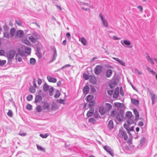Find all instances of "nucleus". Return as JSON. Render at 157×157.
Masks as SVG:
<instances>
[{
  "label": "nucleus",
  "mask_w": 157,
  "mask_h": 157,
  "mask_svg": "<svg viewBox=\"0 0 157 157\" xmlns=\"http://www.w3.org/2000/svg\"><path fill=\"white\" fill-rule=\"evenodd\" d=\"M132 116V113L130 111L127 112L125 114V116L126 117L130 118Z\"/></svg>",
  "instance_id": "c9c22d12"
},
{
  "label": "nucleus",
  "mask_w": 157,
  "mask_h": 157,
  "mask_svg": "<svg viewBox=\"0 0 157 157\" xmlns=\"http://www.w3.org/2000/svg\"><path fill=\"white\" fill-rule=\"evenodd\" d=\"M89 90V88L88 86H86L83 90V92L84 94H88Z\"/></svg>",
  "instance_id": "412c9836"
},
{
  "label": "nucleus",
  "mask_w": 157,
  "mask_h": 157,
  "mask_svg": "<svg viewBox=\"0 0 157 157\" xmlns=\"http://www.w3.org/2000/svg\"><path fill=\"white\" fill-rule=\"evenodd\" d=\"M117 83L116 81H114L109 84V86L111 88H113L117 85Z\"/></svg>",
  "instance_id": "393cba45"
},
{
  "label": "nucleus",
  "mask_w": 157,
  "mask_h": 157,
  "mask_svg": "<svg viewBox=\"0 0 157 157\" xmlns=\"http://www.w3.org/2000/svg\"><path fill=\"white\" fill-rule=\"evenodd\" d=\"M131 102L132 103L136 105H138L139 104V101L136 99L134 98L131 99Z\"/></svg>",
  "instance_id": "5701e85b"
},
{
  "label": "nucleus",
  "mask_w": 157,
  "mask_h": 157,
  "mask_svg": "<svg viewBox=\"0 0 157 157\" xmlns=\"http://www.w3.org/2000/svg\"><path fill=\"white\" fill-rule=\"evenodd\" d=\"M16 52L15 50H11L9 51L6 54V57L9 60L12 59L15 54Z\"/></svg>",
  "instance_id": "f03ea898"
},
{
  "label": "nucleus",
  "mask_w": 157,
  "mask_h": 157,
  "mask_svg": "<svg viewBox=\"0 0 157 157\" xmlns=\"http://www.w3.org/2000/svg\"><path fill=\"white\" fill-rule=\"evenodd\" d=\"M88 121L89 122L93 124H95L96 121L94 118H91L89 119Z\"/></svg>",
  "instance_id": "a19ab883"
},
{
  "label": "nucleus",
  "mask_w": 157,
  "mask_h": 157,
  "mask_svg": "<svg viewBox=\"0 0 157 157\" xmlns=\"http://www.w3.org/2000/svg\"><path fill=\"white\" fill-rule=\"evenodd\" d=\"M114 105L118 107H121V105L123 104L121 103L118 102H115L114 104Z\"/></svg>",
  "instance_id": "3c124183"
},
{
  "label": "nucleus",
  "mask_w": 157,
  "mask_h": 157,
  "mask_svg": "<svg viewBox=\"0 0 157 157\" xmlns=\"http://www.w3.org/2000/svg\"><path fill=\"white\" fill-rule=\"evenodd\" d=\"M49 135V134L48 133L45 134H40V136L43 138H46Z\"/></svg>",
  "instance_id": "ea45409f"
},
{
  "label": "nucleus",
  "mask_w": 157,
  "mask_h": 157,
  "mask_svg": "<svg viewBox=\"0 0 157 157\" xmlns=\"http://www.w3.org/2000/svg\"><path fill=\"white\" fill-rule=\"evenodd\" d=\"M121 44L124 46V45H129L131 44L130 42L129 41L127 40H121Z\"/></svg>",
  "instance_id": "4468645a"
},
{
  "label": "nucleus",
  "mask_w": 157,
  "mask_h": 157,
  "mask_svg": "<svg viewBox=\"0 0 157 157\" xmlns=\"http://www.w3.org/2000/svg\"><path fill=\"white\" fill-rule=\"evenodd\" d=\"M60 96V93L59 90H57L56 91V94L54 95V98H58Z\"/></svg>",
  "instance_id": "37998d69"
},
{
  "label": "nucleus",
  "mask_w": 157,
  "mask_h": 157,
  "mask_svg": "<svg viewBox=\"0 0 157 157\" xmlns=\"http://www.w3.org/2000/svg\"><path fill=\"white\" fill-rule=\"evenodd\" d=\"M146 69L148 71L151 72L153 75H154L156 74L155 72L153 70H151V68L150 67H147Z\"/></svg>",
  "instance_id": "f704fd0d"
},
{
  "label": "nucleus",
  "mask_w": 157,
  "mask_h": 157,
  "mask_svg": "<svg viewBox=\"0 0 157 157\" xmlns=\"http://www.w3.org/2000/svg\"><path fill=\"white\" fill-rule=\"evenodd\" d=\"M4 51L2 50H0V56H3L4 54Z\"/></svg>",
  "instance_id": "774afa93"
},
{
  "label": "nucleus",
  "mask_w": 157,
  "mask_h": 157,
  "mask_svg": "<svg viewBox=\"0 0 157 157\" xmlns=\"http://www.w3.org/2000/svg\"><path fill=\"white\" fill-rule=\"evenodd\" d=\"M113 59L117 61L118 63H119L122 66H125V63L122 60L119 59L118 58L113 57Z\"/></svg>",
  "instance_id": "f3484780"
},
{
  "label": "nucleus",
  "mask_w": 157,
  "mask_h": 157,
  "mask_svg": "<svg viewBox=\"0 0 157 157\" xmlns=\"http://www.w3.org/2000/svg\"><path fill=\"white\" fill-rule=\"evenodd\" d=\"M36 89L32 86H30V92L34 93L35 92Z\"/></svg>",
  "instance_id": "864d4df0"
},
{
  "label": "nucleus",
  "mask_w": 157,
  "mask_h": 157,
  "mask_svg": "<svg viewBox=\"0 0 157 157\" xmlns=\"http://www.w3.org/2000/svg\"><path fill=\"white\" fill-rule=\"evenodd\" d=\"M30 41H31L33 43H34L36 42V39L34 37L32 36H30Z\"/></svg>",
  "instance_id": "49530a36"
},
{
  "label": "nucleus",
  "mask_w": 157,
  "mask_h": 157,
  "mask_svg": "<svg viewBox=\"0 0 157 157\" xmlns=\"http://www.w3.org/2000/svg\"><path fill=\"white\" fill-rule=\"evenodd\" d=\"M150 95L151 96V100H155L157 98V97H156L155 95L151 92L150 93Z\"/></svg>",
  "instance_id": "e433bc0d"
},
{
  "label": "nucleus",
  "mask_w": 157,
  "mask_h": 157,
  "mask_svg": "<svg viewBox=\"0 0 157 157\" xmlns=\"http://www.w3.org/2000/svg\"><path fill=\"white\" fill-rule=\"evenodd\" d=\"M50 86L48 85L46 83H45L43 86V89L44 91H47L49 89Z\"/></svg>",
  "instance_id": "a878e982"
},
{
  "label": "nucleus",
  "mask_w": 157,
  "mask_h": 157,
  "mask_svg": "<svg viewBox=\"0 0 157 157\" xmlns=\"http://www.w3.org/2000/svg\"><path fill=\"white\" fill-rule=\"evenodd\" d=\"M99 111L101 115H104L108 113L104 106H101L99 108Z\"/></svg>",
  "instance_id": "6e6552de"
},
{
  "label": "nucleus",
  "mask_w": 157,
  "mask_h": 157,
  "mask_svg": "<svg viewBox=\"0 0 157 157\" xmlns=\"http://www.w3.org/2000/svg\"><path fill=\"white\" fill-rule=\"evenodd\" d=\"M107 126L109 129L111 130L113 128V122L112 120L109 121Z\"/></svg>",
  "instance_id": "2eb2a0df"
},
{
  "label": "nucleus",
  "mask_w": 157,
  "mask_h": 157,
  "mask_svg": "<svg viewBox=\"0 0 157 157\" xmlns=\"http://www.w3.org/2000/svg\"><path fill=\"white\" fill-rule=\"evenodd\" d=\"M36 111L38 112H40L41 111V107L40 105H39L37 106L36 109Z\"/></svg>",
  "instance_id": "4d7b16f0"
},
{
  "label": "nucleus",
  "mask_w": 157,
  "mask_h": 157,
  "mask_svg": "<svg viewBox=\"0 0 157 157\" xmlns=\"http://www.w3.org/2000/svg\"><path fill=\"white\" fill-rule=\"evenodd\" d=\"M133 112L135 115V120H137L139 119V113L136 109H134Z\"/></svg>",
  "instance_id": "a211bd4d"
},
{
  "label": "nucleus",
  "mask_w": 157,
  "mask_h": 157,
  "mask_svg": "<svg viewBox=\"0 0 157 157\" xmlns=\"http://www.w3.org/2000/svg\"><path fill=\"white\" fill-rule=\"evenodd\" d=\"M71 66V65L69 64H66L63 67H62L61 68H60V69H62L64 68H67L69 67H70Z\"/></svg>",
  "instance_id": "13d9d810"
},
{
  "label": "nucleus",
  "mask_w": 157,
  "mask_h": 157,
  "mask_svg": "<svg viewBox=\"0 0 157 157\" xmlns=\"http://www.w3.org/2000/svg\"><path fill=\"white\" fill-rule=\"evenodd\" d=\"M42 97L39 95L36 96L35 99V102L36 103L40 102L42 101Z\"/></svg>",
  "instance_id": "4be33fe9"
},
{
  "label": "nucleus",
  "mask_w": 157,
  "mask_h": 157,
  "mask_svg": "<svg viewBox=\"0 0 157 157\" xmlns=\"http://www.w3.org/2000/svg\"><path fill=\"white\" fill-rule=\"evenodd\" d=\"M48 81L50 82L55 83L57 81V79L54 77H52L50 76H47V77Z\"/></svg>",
  "instance_id": "9d476101"
},
{
  "label": "nucleus",
  "mask_w": 157,
  "mask_h": 157,
  "mask_svg": "<svg viewBox=\"0 0 157 157\" xmlns=\"http://www.w3.org/2000/svg\"><path fill=\"white\" fill-rule=\"evenodd\" d=\"M145 138L144 137H142L140 141V144L143 145L145 143Z\"/></svg>",
  "instance_id": "09e8293b"
},
{
  "label": "nucleus",
  "mask_w": 157,
  "mask_h": 157,
  "mask_svg": "<svg viewBox=\"0 0 157 157\" xmlns=\"http://www.w3.org/2000/svg\"><path fill=\"white\" fill-rule=\"evenodd\" d=\"M50 105L48 103H44L43 105L44 109V110L48 111L50 109Z\"/></svg>",
  "instance_id": "6ab92c4d"
},
{
  "label": "nucleus",
  "mask_w": 157,
  "mask_h": 157,
  "mask_svg": "<svg viewBox=\"0 0 157 157\" xmlns=\"http://www.w3.org/2000/svg\"><path fill=\"white\" fill-rule=\"evenodd\" d=\"M4 30L5 31V32H7L9 30V28L6 25H4L3 27Z\"/></svg>",
  "instance_id": "bf43d9fd"
},
{
  "label": "nucleus",
  "mask_w": 157,
  "mask_h": 157,
  "mask_svg": "<svg viewBox=\"0 0 157 157\" xmlns=\"http://www.w3.org/2000/svg\"><path fill=\"white\" fill-rule=\"evenodd\" d=\"M29 36H27L26 37H24L22 40V42L27 45H29Z\"/></svg>",
  "instance_id": "9b49d317"
},
{
  "label": "nucleus",
  "mask_w": 157,
  "mask_h": 157,
  "mask_svg": "<svg viewBox=\"0 0 157 157\" xmlns=\"http://www.w3.org/2000/svg\"><path fill=\"white\" fill-rule=\"evenodd\" d=\"M83 77L85 80H87L88 79V76L87 74H83Z\"/></svg>",
  "instance_id": "680f3d73"
},
{
  "label": "nucleus",
  "mask_w": 157,
  "mask_h": 157,
  "mask_svg": "<svg viewBox=\"0 0 157 157\" xmlns=\"http://www.w3.org/2000/svg\"><path fill=\"white\" fill-rule=\"evenodd\" d=\"M35 48L36 49V53L37 55L40 58L41 57L40 50L42 48V46L41 44L38 43L35 45Z\"/></svg>",
  "instance_id": "f257e3e1"
},
{
  "label": "nucleus",
  "mask_w": 157,
  "mask_h": 157,
  "mask_svg": "<svg viewBox=\"0 0 157 157\" xmlns=\"http://www.w3.org/2000/svg\"><path fill=\"white\" fill-rule=\"evenodd\" d=\"M99 17H100L101 20V21L103 25L106 27H108V25L107 23V21L104 18V17L102 15V14L101 13H100L99 15Z\"/></svg>",
  "instance_id": "0eeeda50"
},
{
  "label": "nucleus",
  "mask_w": 157,
  "mask_h": 157,
  "mask_svg": "<svg viewBox=\"0 0 157 157\" xmlns=\"http://www.w3.org/2000/svg\"><path fill=\"white\" fill-rule=\"evenodd\" d=\"M124 127L126 129L127 131L128 132V134H130V133H129V127L127 124H124Z\"/></svg>",
  "instance_id": "79ce46f5"
},
{
  "label": "nucleus",
  "mask_w": 157,
  "mask_h": 157,
  "mask_svg": "<svg viewBox=\"0 0 157 157\" xmlns=\"http://www.w3.org/2000/svg\"><path fill=\"white\" fill-rule=\"evenodd\" d=\"M8 116L11 117L13 115V112L12 111L10 110H9L8 112L7 113Z\"/></svg>",
  "instance_id": "6e6d98bb"
},
{
  "label": "nucleus",
  "mask_w": 157,
  "mask_h": 157,
  "mask_svg": "<svg viewBox=\"0 0 157 157\" xmlns=\"http://www.w3.org/2000/svg\"><path fill=\"white\" fill-rule=\"evenodd\" d=\"M54 88L53 87H51L49 89V92L50 95L51 96L52 95V92L54 91Z\"/></svg>",
  "instance_id": "c03bdc74"
},
{
  "label": "nucleus",
  "mask_w": 157,
  "mask_h": 157,
  "mask_svg": "<svg viewBox=\"0 0 157 157\" xmlns=\"http://www.w3.org/2000/svg\"><path fill=\"white\" fill-rule=\"evenodd\" d=\"M111 116L113 118L116 117L117 116V113L115 110H113L111 113Z\"/></svg>",
  "instance_id": "72a5a7b5"
},
{
  "label": "nucleus",
  "mask_w": 157,
  "mask_h": 157,
  "mask_svg": "<svg viewBox=\"0 0 157 157\" xmlns=\"http://www.w3.org/2000/svg\"><path fill=\"white\" fill-rule=\"evenodd\" d=\"M107 93L109 95H111L113 93V91L112 90H109L108 91Z\"/></svg>",
  "instance_id": "69168bd1"
},
{
  "label": "nucleus",
  "mask_w": 157,
  "mask_h": 157,
  "mask_svg": "<svg viewBox=\"0 0 157 157\" xmlns=\"http://www.w3.org/2000/svg\"><path fill=\"white\" fill-rule=\"evenodd\" d=\"M36 147L38 150L39 151H42L45 152V149L41 146H39L38 144H36Z\"/></svg>",
  "instance_id": "2f4dec72"
},
{
  "label": "nucleus",
  "mask_w": 157,
  "mask_h": 157,
  "mask_svg": "<svg viewBox=\"0 0 157 157\" xmlns=\"http://www.w3.org/2000/svg\"><path fill=\"white\" fill-rule=\"evenodd\" d=\"M26 133L22 131H20L19 135L21 136H25L26 135Z\"/></svg>",
  "instance_id": "8fccbe9b"
},
{
  "label": "nucleus",
  "mask_w": 157,
  "mask_h": 157,
  "mask_svg": "<svg viewBox=\"0 0 157 157\" xmlns=\"http://www.w3.org/2000/svg\"><path fill=\"white\" fill-rule=\"evenodd\" d=\"M94 116L95 118H97L100 117V115L98 112H95L94 113Z\"/></svg>",
  "instance_id": "5fc2aeb1"
},
{
  "label": "nucleus",
  "mask_w": 157,
  "mask_h": 157,
  "mask_svg": "<svg viewBox=\"0 0 157 157\" xmlns=\"http://www.w3.org/2000/svg\"><path fill=\"white\" fill-rule=\"evenodd\" d=\"M4 36L7 38H9V34L7 32H5L3 33Z\"/></svg>",
  "instance_id": "a18cd8bd"
},
{
  "label": "nucleus",
  "mask_w": 157,
  "mask_h": 157,
  "mask_svg": "<svg viewBox=\"0 0 157 157\" xmlns=\"http://www.w3.org/2000/svg\"><path fill=\"white\" fill-rule=\"evenodd\" d=\"M16 22L19 26L21 25V21L19 20H16Z\"/></svg>",
  "instance_id": "0e129e2a"
},
{
  "label": "nucleus",
  "mask_w": 157,
  "mask_h": 157,
  "mask_svg": "<svg viewBox=\"0 0 157 157\" xmlns=\"http://www.w3.org/2000/svg\"><path fill=\"white\" fill-rule=\"evenodd\" d=\"M104 148L111 155L113 156V151L109 147L107 146H104Z\"/></svg>",
  "instance_id": "1a4fd4ad"
},
{
  "label": "nucleus",
  "mask_w": 157,
  "mask_h": 157,
  "mask_svg": "<svg viewBox=\"0 0 157 157\" xmlns=\"http://www.w3.org/2000/svg\"><path fill=\"white\" fill-rule=\"evenodd\" d=\"M134 71L135 72L137 73L138 75L142 74V73L140 71H139L137 69H135Z\"/></svg>",
  "instance_id": "052dcab7"
},
{
  "label": "nucleus",
  "mask_w": 157,
  "mask_h": 157,
  "mask_svg": "<svg viewBox=\"0 0 157 157\" xmlns=\"http://www.w3.org/2000/svg\"><path fill=\"white\" fill-rule=\"evenodd\" d=\"M146 58L148 62H149L151 64L154 65V62H153L152 59L151 58L148 53H147Z\"/></svg>",
  "instance_id": "dca6fc26"
},
{
  "label": "nucleus",
  "mask_w": 157,
  "mask_h": 157,
  "mask_svg": "<svg viewBox=\"0 0 157 157\" xmlns=\"http://www.w3.org/2000/svg\"><path fill=\"white\" fill-rule=\"evenodd\" d=\"M15 29L13 28H11L10 30V34L12 37L14 36L15 32Z\"/></svg>",
  "instance_id": "7c9ffc66"
},
{
  "label": "nucleus",
  "mask_w": 157,
  "mask_h": 157,
  "mask_svg": "<svg viewBox=\"0 0 157 157\" xmlns=\"http://www.w3.org/2000/svg\"><path fill=\"white\" fill-rule=\"evenodd\" d=\"M104 106L108 112L112 107V105L109 103H105Z\"/></svg>",
  "instance_id": "ddd939ff"
},
{
  "label": "nucleus",
  "mask_w": 157,
  "mask_h": 157,
  "mask_svg": "<svg viewBox=\"0 0 157 157\" xmlns=\"http://www.w3.org/2000/svg\"><path fill=\"white\" fill-rule=\"evenodd\" d=\"M38 84L39 85H40L42 82V80L40 78H38L37 80Z\"/></svg>",
  "instance_id": "338daca9"
},
{
  "label": "nucleus",
  "mask_w": 157,
  "mask_h": 157,
  "mask_svg": "<svg viewBox=\"0 0 157 157\" xmlns=\"http://www.w3.org/2000/svg\"><path fill=\"white\" fill-rule=\"evenodd\" d=\"M123 111L121 110L119 112L117 113V116L116 117L118 121L120 122L123 120Z\"/></svg>",
  "instance_id": "39448f33"
},
{
  "label": "nucleus",
  "mask_w": 157,
  "mask_h": 157,
  "mask_svg": "<svg viewBox=\"0 0 157 157\" xmlns=\"http://www.w3.org/2000/svg\"><path fill=\"white\" fill-rule=\"evenodd\" d=\"M118 135L121 138H124V140H127L128 138V136L126 132L123 131H120Z\"/></svg>",
  "instance_id": "423d86ee"
},
{
  "label": "nucleus",
  "mask_w": 157,
  "mask_h": 157,
  "mask_svg": "<svg viewBox=\"0 0 157 157\" xmlns=\"http://www.w3.org/2000/svg\"><path fill=\"white\" fill-rule=\"evenodd\" d=\"M94 112V109H91L89 110L86 114V116L88 117H90L91 116Z\"/></svg>",
  "instance_id": "aec40b11"
},
{
  "label": "nucleus",
  "mask_w": 157,
  "mask_h": 157,
  "mask_svg": "<svg viewBox=\"0 0 157 157\" xmlns=\"http://www.w3.org/2000/svg\"><path fill=\"white\" fill-rule=\"evenodd\" d=\"M25 52L21 50L18 49V52L19 53V55L21 56H25V53L29 54V48L28 47H26L25 48Z\"/></svg>",
  "instance_id": "7ed1b4c3"
},
{
  "label": "nucleus",
  "mask_w": 157,
  "mask_h": 157,
  "mask_svg": "<svg viewBox=\"0 0 157 157\" xmlns=\"http://www.w3.org/2000/svg\"><path fill=\"white\" fill-rule=\"evenodd\" d=\"M81 43L84 45H86V41L84 38L82 37L81 38Z\"/></svg>",
  "instance_id": "de8ad7c7"
},
{
  "label": "nucleus",
  "mask_w": 157,
  "mask_h": 157,
  "mask_svg": "<svg viewBox=\"0 0 157 157\" xmlns=\"http://www.w3.org/2000/svg\"><path fill=\"white\" fill-rule=\"evenodd\" d=\"M6 63L5 60H1L0 59V66H2L4 65Z\"/></svg>",
  "instance_id": "603ef678"
},
{
  "label": "nucleus",
  "mask_w": 157,
  "mask_h": 157,
  "mask_svg": "<svg viewBox=\"0 0 157 157\" xmlns=\"http://www.w3.org/2000/svg\"><path fill=\"white\" fill-rule=\"evenodd\" d=\"M54 53L51 62H52L55 60L57 56L56 50L55 48H54Z\"/></svg>",
  "instance_id": "b1692460"
},
{
  "label": "nucleus",
  "mask_w": 157,
  "mask_h": 157,
  "mask_svg": "<svg viewBox=\"0 0 157 157\" xmlns=\"http://www.w3.org/2000/svg\"><path fill=\"white\" fill-rule=\"evenodd\" d=\"M113 73V71L111 69H109L106 71V76L108 78H109L111 76Z\"/></svg>",
  "instance_id": "bb28decb"
},
{
  "label": "nucleus",
  "mask_w": 157,
  "mask_h": 157,
  "mask_svg": "<svg viewBox=\"0 0 157 157\" xmlns=\"http://www.w3.org/2000/svg\"><path fill=\"white\" fill-rule=\"evenodd\" d=\"M36 62V59L33 58H30V64L34 65L35 64Z\"/></svg>",
  "instance_id": "58836bf2"
},
{
  "label": "nucleus",
  "mask_w": 157,
  "mask_h": 157,
  "mask_svg": "<svg viewBox=\"0 0 157 157\" xmlns=\"http://www.w3.org/2000/svg\"><path fill=\"white\" fill-rule=\"evenodd\" d=\"M93 98V96L92 95H89L86 98L87 101L91 102V101Z\"/></svg>",
  "instance_id": "cd10ccee"
},
{
  "label": "nucleus",
  "mask_w": 157,
  "mask_h": 157,
  "mask_svg": "<svg viewBox=\"0 0 157 157\" xmlns=\"http://www.w3.org/2000/svg\"><path fill=\"white\" fill-rule=\"evenodd\" d=\"M103 69L102 66L100 65H97L94 69V72L97 75H100L102 72Z\"/></svg>",
  "instance_id": "20e7f679"
},
{
  "label": "nucleus",
  "mask_w": 157,
  "mask_h": 157,
  "mask_svg": "<svg viewBox=\"0 0 157 157\" xmlns=\"http://www.w3.org/2000/svg\"><path fill=\"white\" fill-rule=\"evenodd\" d=\"M119 92L118 90H115L113 94V97L114 98H117L118 96Z\"/></svg>",
  "instance_id": "473e14b6"
},
{
  "label": "nucleus",
  "mask_w": 157,
  "mask_h": 157,
  "mask_svg": "<svg viewBox=\"0 0 157 157\" xmlns=\"http://www.w3.org/2000/svg\"><path fill=\"white\" fill-rule=\"evenodd\" d=\"M126 122L129 125L134 123L133 120L130 118L127 119Z\"/></svg>",
  "instance_id": "c756f323"
},
{
  "label": "nucleus",
  "mask_w": 157,
  "mask_h": 157,
  "mask_svg": "<svg viewBox=\"0 0 157 157\" xmlns=\"http://www.w3.org/2000/svg\"><path fill=\"white\" fill-rule=\"evenodd\" d=\"M16 60L18 61L19 62H21L22 61L21 56L19 55L18 54H17L16 55Z\"/></svg>",
  "instance_id": "4c0bfd02"
},
{
  "label": "nucleus",
  "mask_w": 157,
  "mask_h": 157,
  "mask_svg": "<svg viewBox=\"0 0 157 157\" xmlns=\"http://www.w3.org/2000/svg\"><path fill=\"white\" fill-rule=\"evenodd\" d=\"M58 106L55 103H53L51 106V110H54L57 109H58Z\"/></svg>",
  "instance_id": "c85d7f7f"
},
{
  "label": "nucleus",
  "mask_w": 157,
  "mask_h": 157,
  "mask_svg": "<svg viewBox=\"0 0 157 157\" xmlns=\"http://www.w3.org/2000/svg\"><path fill=\"white\" fill-rule=\"evenodd\" d=\"M33 86L36 88H37V86L36 84V81L35 79H34L33 81Z\"/></svg>",
  "instance_id": "e2e57ef3"
},
{
  "label": "nucleus",
  "mask_w": 157,
  "mask_h": 157,
  "mask_svg": "<svg viewBox=\"0 0 157 157\" xmlns=\"http://www.w3.org/2000/svg\"><path fill=\"white\" fill-rule=\"evenodd\" d=\"M24 33L23 31L21 30L17 31L16 33L17 36L19 38L22 37L24 35Z\"/></svg>",
  "instance_id": "f8f14e48"
}]
</instances>
